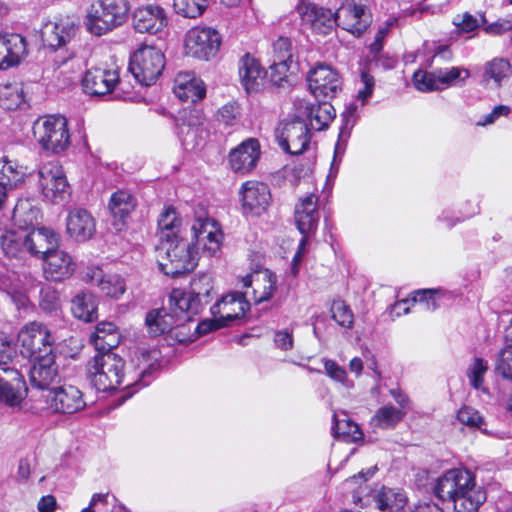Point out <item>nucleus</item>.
<instances>
[{"mask_svg":"<svg viewBox=\"0 0 512 512\" xmlns=\"http://www.w3.org/2000/svg\"><path fill=\"white\" fill-rule=\"evenodd\" d=\"M124 360L112 351L98 352L86 364L90 383L102 392L116 389L124 377Z\"/></svg>","mask_w":512,"mask_h":512,"instance_id":"nucleus-6","label":"nucleus"},{"mask_svg":"<svg viewBox=\"0 0 512 512\" xmlns=\"http://www.w3.org/2000/svg\"><path fill=\"white\" fill-rule=\"evenodd\" d=\"M318 200L319 198L316 194L310 193L300 198L295 206V223L299 232L302 234V238L291 262V274L293 276L298 275L308 239L316 232L318 227L320 219Z\"/></svg>","mask_w":512,"mask_h":512,"instance_id":"nucleus-8","label":"nucleus"},{"mask_svg":"<svg viewBox=\"0 0 512 512\" xmlns=\"http://www.w3.org/2000/svg\"><path fill=\"white\" fill-rule=\"evenodd\" d=\"M332 433L335 438L346 442H357L363 437L359 426L350 420L345 413H342V418H339L336 413L333 414Z\"/></svg>","mask_w":512,"mask_h":512,"instance_id":"nucleus-45","label":"nucleus"},{"mask_svg":"<svg viewBox=\"0 0 512 512\" xmlns=\"http://www.w3.org/2000/svg\"><path fill=\"white\" fill-rule=\"evenodd\" d=\"M488 371V363L482 358L475 357L467 368V378L470 385L475 389L487 393L488 390L484 386V377Z\"/></svg>","mask_w":512,"mask_h":512,"instance_id":"nucleus-50","label":"nucleus"},{"mask_svg":"<svg viewBox=\"0 0 512 512\" xmlns=\"http://www.w3.org/2000/svg\"><path fill=\"white\" fill-rule=\"evenodd\" d=\"M311 93L317 98H334L341 91L339 73L329 65L317 64L307 76Z\"/></svg>","mask_w":512,"mask_h":512,"instance_id":"nucleus-17","label":"nucleus"},{"mask_svg":"<svg viewBox=\"0 0 512 512\" xmlns=\"http://www.w3.org/2000/svg\"><path fill=\"white\" fill-rule=\"evenodd\" d=\"M259 158V142L249 138L230 151L229 165L235 173L246 174L256 167Z\"/></svg>","mask_w":512,"mask_h":512,"instance_id":"nucleus-28","label":"nucleus"},{"mask_svg":"<svg viewBox=\"0 0 512 512\" xmlns=\"http://www.w3.org/2000/svg\"><path fill=\"white\" fill-rule=\"evenodd\" d=\"M165 66L162 51L153 46H142L131 56L129 70L141 85L149 86L156 82Z\"/></svg>","mask_w":512,"mask_h":512,"instance_id":"nucleus-9","label":"nucleus"},{"mask_svg":"<svg viewBox=\"0 0 512 512\" xmlns=\"http://www.w3.org/2000/svg\"><path fill=\"white\" fill-rule=\"evenodd\" d=\"M453 24L457 27V30L461 33L473 32L480 25L478 19L468 13H465L463 15H457L453 19Z\"/></svg>","mask_w":512,"mask_h":512,"instance_id":"nucleus-64","label":"nucleus"},{"mask_svg":"<svg viewBox=\"0 0 512 512\" xmlns=\"http://www.w3.org/2000/svg\"><path fill=\"white\" fill-rule=\"evenodd\" d=\"M66 232L76 242H85L96 232V221L85 209L77 208L68 213Z\"/></svg>","mask_w":512,"mask_h":512,"instance_id":"nucleus-30","label":"nucleus"},{"mask_svg":"<svg viewBox=\"0 0 512 512\" xmlns=\"http://www.w3.org/2000/svg\"><path fill=\"white\" fill-rule=\"evenodd\" d=\"M302 24L310 27L315 33L327 35L336 25L335 12L306 1L300 0L295 7Z\"/></svg>","mask_w":512,"mask_h":512,"instance_id":"nucleus-19","label":"nucleus"},{"mask_svg":"<svg viewBox=\"0 0 512 512\" xmlns=\"http://www.w3.org/2000/svg\"><path fill=\"white\" fill-rule=\"evenodd\" d=\"M249 292H229L223 295L212 307L211 314L219 317L220 325L231 326L235 320L244 317L250 308Z\"/></svg>","mask_w":512,"mask_h":512,"instance_id":"nucleus-18","label":"nucleus"},{"mask_svg":"<svg viewBox=\"0 0 512 512\" xmlns=\"http://www.w3.org/2000/svg\"><path fill=\"white\" fill-rule=\"evenodd\" d=\"M241 282L244 288H251V295L249 294L248 297L255 304L269 301L277 289V276L268 269L248 274L242 278Z\"/></svg>","mask_w":512,"mask_h":512,"instance_id":"nucleus-23","label":"nucleus"},{"mask_svg":"<svg viewBox=\"0 0 512 512\" xmlns=\"http://www.w3.org/2000/svg\"><path fill=\"white\" fill-rule=\"evenodd\" d=\"M496 371L503 377L512 379V343L507 344L499 353Z\"/></svg>","mask_w":512,"mask_h":512,"instance_id":"nucleus-59","label":"nucleus"},{"mask_svg":"<svg viewBox=\"0 0 512 512\" xmlns=\"http://www.w3.org/2000/svg\"><path fill=\"white\" fill-rule=\"evenodd\" d=\"M377 470L376 467L370 468L367 472H359L345 481V486L352 492L353 503L360 507H365L374 502L375 507L380 510H390L391 512H403L406 509L407 496L403 491L382 487L380 490L366 493L367 486L365 482L372 477Z\"/></svg>","mask_w":512,"mask_h":512,"instance_id":"nucleus-3","label":"nucleus"},{"mask_svg":"<svg viewBox=\"0 0 512 512\" xmlns=\"http://www.w3.org/2000/svg\"><path fill=\"white\" fill-rule=\"evenodd\" d=\"M221 45L219 32L207 26H196L185 35L184 47L186 54L193 58L208 61L214 58Z\"/></svg>","mask_w":512,"mask_h":512,"instance_id":"nucleus-13","label":"nucleus"},{"mask_svg":"<svg viewBox=\"0 0 512 512\" xmlns=\"http://www.w3.org/2000/svg\"><path fill=\"white\" fill-rule=\"evenodd\" d=\"M90 342L98 352L111 351L120 343V335L117 327L112 322H100L94 333L90 336Z\"/></svg>","mask_w":512,"mask_h":512,"instance_id":"nucleus-37","label":"nucleus"},{"mask_svg":"<svg viewBox=\"0 0 512 512\" xmlns=\"http://www.w3.org/2000/svg\"><path fill=\"white\" fill-rule=\"evenodd\" d=\"M45 399L46 406H36V410L46 409L50 413L73 414L86 405L82 392L73 385L64 384L50 389Z\"/></svg>","mask_w":512,"mask_h":512,"instance_id":"nucleus-15","label":"nucleus"},{"mask_svg":"<svg viewBox=\"0 0 512 512\" xmlns=\"http://www.w3.org/2000/svg\"><path fill=\"white\" fill-rule=\"evenodd\" d=\"M26 54L27 43L22 35L0 32V70L18 65Z\"/></svg>","mask_w":512,"mask_h":512,"instance_id":"nucleus-27","label":"nucleus"},{"mask_svg":"<svg viewBox=\"0 0 512 512\" xmlns=\"http://www.w3.org/2000/svg\"><path fill=\"white\" fill-rule=\"evenodd\" d=\"M204 122V116L198 109H184L180 113L177 127L179 135L183 137V141L187 140L189 135H196Z\"/></svg>","mask_w":512,"mask_h":512,"instance_id":"nucleus-47","label":"nucleus"},{"mask_svg":"<svg viewBox=\"0 0 512 512\" xmlns=\"http://www.w3.org/2000/svg\"><path fill=\"white\" fill-rule=\"evenodd\" d=\"M0 244L8 257H22L26 250V231L4 229L0 226Z\"/></svg>","mask_w":512,"mask_h":512,"instance_id":"nucleus-38","label":"nucleus"},{"mask_svg":"<svg viewBox=\"0 0 512 512\" xmlns=\"http://www.w3.org/2000/svg\"><path fill=\"white\" fill-rule=\"evenodd\" d=\"M26 175V168L7 156L0 157V183L7 187H16L22 183Z\"/></svg>","mask_w":512,"mask_h":512,"instance_id":"nucleus-44","label":"nucleus"},{"mask_svg":"<svg viewBox=\"0 0 512 512\" xmlns=\"http://www.w3.org/2000/svg\"><path fill=\"white\" fill-rule=\"evenodd\" d=\"M38 184L44 199L53 204H62L71 195L65 172L58 162H48L39 168Z\"/></svg>","mask_w":512,"mask_h":512,"instance_id":"nucleus-12","label":"nucleus"},{"mask_svg":"<svg viewBox=\"0 0 512 512\" xmlns=\"http://www.w3.org/2000/svg\"><path fill=\"white\" fill-rule=\"evenodd\" d=\"M42 260L44 262V275L47 280L62 281L69 278L75 271L72 257L67 252L58 248L44 256Z\"/></svg>","mask_w":512,"mask_h":512,"instance_id":"nucleus-32","label":"nucleus"},{"mask_svg":"<svg viewBox=\"0 0 512 512\" xmlns=\"http://www.w3.org/2000/svg\"><path fill=\"white\" fill-rule=\"evenodd\" d=\"M357 100L361 102V106H365L371 98L374 87L375 79L366 71H362L358 81Z\"/></svg>","mask_w":512,"mask_h":512,"instance_id":"nucleus-56","label":"nucleus"},{"mask_svg":"<svg viewBox=\"0 0 512 512\" xmlns=\"http://www.w3.org/2000/svg\"><path fill=\"white\" fill-rule=\"evenodd\" d=\"M60 237L53 229L48 227H39L26 231V250L34 256L41 259L52 253L59 247Z\"/></svg>","mask_w":512,"mask_h":512,"instance_id":"nucleus-29","label":"nucleus"},{"mask_svg":"<svg viewBox=\"0 0 512 512\" xmlns=\"http://www.w3.org/2000/svg\"><path fill=\"white\" fill-rule=\"evenodd\" d=\"M324 368L327 375L334 381L342 384L346 389L354 386L352 380L348 379L346 370L339 366L334 360H325Z\"/></svg>","mask_w":512,"mask_h":512,"instance_id":"nucleus-57","label":"nucleus"},{"mask_svg":"<svg viewBox=\"0 0 512 512\" xmlns=\"http://www.w3.org/2000/svg\"><path fill=\"white\" fill-rule=\"evenodd\" d=\"M20 354L32 360L43 354L54 351V339L46 325L40 322H29L18 332Z\"/></svg>","mask_w":512,"mask_h":512,"instance_id":"nucleus-10","label":"nucleus"},{"mask_svg":"<svg viewBox=\"0 0 512 512\" xmlns=\"http://www.w3.org/2000/svg\"><path fill=\"white\" fill-rule=\"evenodd\" d=\"M240 194L244 211L253 215H261L271 203L269 187L262 182H245L241 187Z\"/></svg>","mask_w":512,"mask_h":512,"instance_id":"nucleus-25","label":"nucleus"},{"mask_svg":"<svg viewBox=\"0 0 512 512\" xmlns=\"http://www.w3.org/2000/svg\"><path fill=\"white\" fill-rule=\"evenodd\" d=\"M39 218L40 210L29 199L19 200L14 207L13 219L20 230L27 231L28 227L38 222Z\"/></svg>","mask_w":512,"mask_h":512,"instance_id":"nucleus-46","label":"nucleus"},{"mask_svg":"<svg viewBox=\"0 0 512 512\" xmlns=\"http://www.w3.org/2000/svg\"><path fill=\"white\" fill-rule=\"evenodd\" d=\"M275 134L282 150L291 155L303 153L310 144V128L297 111L291 119H284L278 124Z\"/></svg>","mask_w":512,"mask_h":512,"instance_id":"nucleus-11","label":"nucleus"},{"mask_svg":"<svg viewBox=\"0 0 512 512\" xmlns=\"http://www.w3.org/2000/svg\"><path fill=\"white\" fill-rule=\"evenodd\" d=\"M167 23L165 11L158 5L139 7L132 14V25L139 33L156 34L161 32Z\"/></svg>","mask_w":512,"mask_h":512,"instance_id":"nucleus-26","label":"nucleus"},{"mask_svg":"<svg viewBox=\"0 0 512 512\" xmlns=\"http://www.w3.org/2000/svg\"><path fill=\"white\" fill-rule=\"evenodd\" d=\"M165 258L158 261L159 270L165 275L178 277L195 269L198 262V250L191 241L180 236L162 242Z\"/></svg>","mask_w":512,"mask_h":512,"instance_id":"nucleus-7","label":"nucleus"},{"mask_svg":"<svg viewBox=\"0 0 512 512\" xmlns=\"http://www.w3.org/2000/svg\"><path fill=\"white\" fill-rule=\"evenodd\" d=\"M71 311L73 315L83 321L92 322L97 319L96 297L88 292L81 291L72 299Z\"/></svg>","mask_w":512,"mask_h":512,"instance_id":"nucleus-42","label":"nucleus"},{"mask_svg":"<svg viewBox=\"0 0 512 512\" xmlns=\"http://www.w3.org/2000/svg\"><path fill=\"white\" fill-rule=\"evenodd\" d=\"M129 11L127 0H95L87 9L86 29L95 36H102L121 26Z\"/></svg>","mask_w":512,"mask_h":512,"instance_id":"nucleus-4","label":"nucleus"},{"mask_svg":"<svg viewBox=\"0 0 512 512\" xmlns=\"http://www.w3.org/2000/svg\"><path fill=\"white\" fill-rule=\"evenodd\" d=\"M26 105L23 84L6 82L0 85V106L7 110L21 109Z\"/></svg>","mask_w":512,"mask_h":512,"instance_id":"nucleus-40","label":"nucleus"},{"mask_svg":"<svg viewBox=\"0 0 512 512\" xmlns=\"http://www.w3.org/2000/svg\"><path fill=\"white\" fill-rule=\"evenodd\" d=\"M511 71V65L504 58H494L483 67L482 80L486 86L498 88Z\"/></svg>","mask_w":512,"mask_h":512,"instance_id":"nucleus-39","label":"nucleus"},{"mask_svg":"<svg viewBox=\"0 0 512 512\" xmlns=\"http://www.w3.org/2000/svg\"><path fill=\"white\" fill-rule=\"evenodd\" d=\"M84 279L97 286L107 297L118 299L126 291L124 279L117 274H106L99 267H88Z\"/></svg>","mask_w":512,"mask_h":512,"instance_id":"nucleus-31","label":"nucleus"},{"mask_svg":"<svg viewBox=\"0 0 512 512\" xmlns=\"http://www.w3.org/2000/svg\"><path fill=\"white\" fill-rule=\"evenodd\" d=\"M435 70L439 91L453 86H462L470 77V71L464 67L451 66Z\"/></svg>","mask_w":512,"mask_h":512,"instance_id":"nucleus-43","label":"nucleus"},{"mask_svg":"<svg viewBox=\"0 0 512 512\" xmlns=\"http://www.w3.org/2000/svg\"><path fill=\"white\" fill-rule=\"evenodd\" d=\"M413 83L415 88L421 92L439 91L435 69L431 72L416 71L413 75Z\"/></svg>","mask_w":512,"mask_h":512,"instance_id":"nucleus-54","label":"nucleus"},{"mask_svg":"<svg viewBox=\"0 0 512 512\" xmlns=\"http://www.w3.org/2000/svg\"><path fill=\"white\" fill-rule=\"evenodd\" d=\"M136 207L135 197L128 191L114 192L108 204L109 211L114 219L124 222Z\"/></svg>","mask_w":512,"mask_h":512,"instance_id":"nucleus-41","label":"nucleus"},{"mask_svg":"<svg viewBox=\"0 0 512 512\" xmlns=\"http://www.w3.org/2000/svg\"><path fill=\"white\" fill-rule=\"evenodd\" d=\"M332 318L344 328H351L354 315L350 307L342 300H335L331 305Z\"/></svg>","mask_w":512,"mask_h":512,"instance_id":"nucleus-52","label":"nucleus"},{"mask_svg":"<svg viewBox=\"0 0 512 512\" xmlns=\"http://www.w3.org/2000/svg\"><path fill=\"white\" fill-rule=\"evenodd\" d=\"M405 415V411L397 409L392 405H386L377 410L371 419L374 427L388 429L393 428Z\"/></svg>","mask_w":512,"mask_h":512,"instance_id":"nucleus-49","label":"nucleus"},{"mask_svg":"<svg viewBox=\"0 0 512 512\" xmlns=\"http://www.w3.org/2000/svg\"><path fill=\"white\" fill-rule=\"evenodd\" d=\"M364 106H361V102L357 99L346 105L345 110L341 114L343 125L341 127V134L349 133L350 130L356 124L360 112Z\"/></svg>","mask_w":512,"mask_h":512,"instance_id":"nucleus-55","label":"nucleus"},{"mask_svg":"<svg viewBox=\"0 0 512 512\" xmlns=\"http://www.w3.org/2000/svg\"><path fill=\"white\" fill-rule=\"evenodd\" d=\"M33 137L40 148L52 154H61L71 145L68 121L62 115L38 117L32 126Z\"/></svg>","mask_w":512,"mask_h":512,"instance_id":"nucleus-5","label":"nucleus"},{"mask_svg":"<svg viewBox=\"0 0 512 512\" xmlns=\"http://www.w3.org/2000/svg\"><path fill=\"white\" fill-rule=\"evenodd\" d=\"M240 116V108L236 103H227L218 109L216 120L225 126H234Z\"/></svg>","mask_w":512,"mask_h":512,"instance_id":"nucleus-58","label":"nucleus"},{"mask_svg":"<svg viewBox=\"0 0 512 512\" xmlns=\"http://www.w3.org/2000/svg\"><path fill=\"white\" fill-rule=\"evenodd\" d=\"M457 420L464 426L472 429L484 430L485 425L484 419L473 407L463 406L457 412Z\"/></svg>","mask_w":512,"mask_h":512,"instance_id":"nucleus-53","label":"nucleus"},{"mask_svg":"<svg viewBox=\"0 0 512 512\" xmlns=\"http://www.w3.org/2000/svg\"><path fill=\"white\" fill-rule=\"evenodd\" d=\"M78 29L76 21L66 16L46 23L42 28L41 38L46 46L57 50L67 46L75 38Z\"/></svg>","mask_w":512,"mask_h":512,"instance_id":"nucleus-20","label":"nucleus"},{"mask_svg":"<svg viewBox=\"0 0 512 512\" xmlns=\"http://www.w3.org/2000/svg\"><path fill=\"white\" fill-rule=\"evenodd\" d=\"M273 60L292 62L291 41L288 38L280 37L273 43Z\"/></svg>","mask_w":512,"mask_h":512,"instance_id":"nucleus-61","label":"nucleus"},{"mask_svg":"<svg viewBox=\"0 0 512 512\" xmlns=\"http://www.w3.org/2000/svg\"><path fill=\"white\" fill-rule=\"evenodd\" d=\"M291 65L292 62H281L272 60V63L269 67L271 81L276 85H280L281 82L287 78Z\"/></svg>","mask_w":512,"mask_h":512,"instance_id":"nucleus-63","label":"nucleus"},{"mask_svg":"<svg viewBox=\"0 0 512 512\" xmlns=\"http://www.w3.org/2000/svg\"><path fill=\"white\" fill-rule=\"evenodd\" d=\"M118 82V71L107 66L88 69L82 79L84 91L92 96H103L112 92Z\"/></svg>","mask_w":512,"mask_h":512,"instance_id":"nucleus-21","label":"nucleus"},{"mask_svg":"<svg viewBox=\"0 0 512 512\" xmlns=\"http://www.w3.org/2000/svg\"><path fill=\"white\" fill-rule=\"evenodd\" d=\"M16 355L14 345L9 337L0 331V366H7Z\"/></svg>","mask_w":512,"mask_h":512,"instance_id":"nucleus-62","label":"nucleus"},{"mask_svg":"<svg viewBox=\"0 0 512 512\" xmlns=\"http://www.w3.org/2000/svg\"><path fill=\"white\" fill-rule=\"evenodd\" d=\"M181 225V219L176 210L172 207H166L159 216L158 228L162 242L178 237V230Z\"/></svg>","mask_w":512,"mask_h":512,"instance_id":"nucleus-48","label":"nucleus"},{"mask_svg":"<svg viewBox=\"0 0 512 512\" xmlns=\"http://www.w3.org/2000/svg\"><path fill=\"white\" fill-rule=\"evenodd\" d=\"M433 493L441 501L452 503L455 512H477L486 500L485 490L465 469H451L444 473L436 480Z\"/></svg>","mask_w":512,"mask_h":512,"instance_id":"nucleus-2","label":"nucleus"},{"mask_svg":"<svg viewBox=\"0 0 512 512\" xmlns=\"http://www.w3.org/2000/svg\"><path fill=\"white\" fill-rule=\"evenodd\" d=\"M298 116L306 120L308 127L317 131L324 130L335 116V109L328 102L313 104L306 100L294 103Z\"/></svg>","mask_w":512,"mask_h":512,"instance_id":"nucleus-24","label":"nucleus"},{"mask_svg":"<svg viewBox=\"0 0 512 512\" xmlns=\"http://www.w3.org/2000/svg\"><path fill=\"white\" fill-rule=\"evenodd\" d=\"M336 25L354 36H360L371 24L367 0H343L335 12Z\"/></svg>","mask_w":512,"mask_h":512,"instance_id":"nucleus-14","label":"nucleus"},{"mask_svg":"<svg viewBox=\"0 0 512 512\" xmlns=\"http://www.w3.org/2000/svg\"><path fill=\"white\" fill-rule=\"evenodd\" d=\"M442 295L439 289H423L414 291L410 298L398 301L394 305L397 315L401 312L407 314L410 311V304H418L423 310L434 311L438 308V300Z\"/></svg>","mask_w":512,"mask_h":512,"instance_id":"nucleus-36","label":"nucleus"},{"mask_svg":"<svg viewBox=\"0 0 512 512\" xmlns=\"http://www.w3.org/2000/svg\"><path fill=\"white\" fill-rule=\"evenodd\" d=\"M32 365L29 378L32 386L44 390L60 379L59 366L54 351L29 360Z\"/></svg>","mask_w":512,"mask_h":512,"instance_id":"nucleus-22","label":"nucleus"},{"mask_svg":"<svg viewBox=\"0 0 512 512\" xmlns=\"http://www.w3.org/2000/svg\"><path fill=\"white\" fill-rule=\"evenodd\" d=\"M40 307L47 312H54L60 308L58 292L51 287H44L40 292Z\"/></svg>","mask_w":512,"mask_h":512,"instance_id":"nucleus-60","label":"nucleus"},{"mask_svg":"<svg viewBox=\"0 0 512 512\" xmlns=\"http://www.w3.org/2000/svg\"><path fill=\"white\" fill-rule=\"evenodd\" d=\"M192 240L197 250L207 256H215L221 248L223 234L219 223L207 216L197 217L192 226Z\"/></svg>","mask_w":512,"mask_h":512,"instance_id":"nucleus-16","label":"nucleus"},{"mask_svg":"<svg viewBox=\"0 0 512 512\" xmlns=\"http://www.w3.org/2000/svg\"><path fill=\"white\" fill-rule=\"evenodd\" d=\"M209 0H173L174 11L187 18H196L206 10Z\"/></svg>","mask_w":512,"mask_h":512,"instance_id":"nucleus-51","label":"nucleus"},{"mask_svg":"<svg viewBox=\"0 0 512 512\" xmlns=\"http://www.w3.org/2000/svg\"><path fill=\"white\" fill-rule=\"evenodd\" d=\"M213 290L210 276L201 275L192 284V291L186 292L174 289L170 294V308L173 312L179 311L174 327L167 334V339L173 343H185L193 340L191 328L188 325L193 317L200 313L204 305L211 301Z\"/></svg>","mask_w":512,"mask_h":512,"instance_id":"nucleus-1","label":"nucleus"},{"mask_svg":"<svg viewBox=\"0 0 512 512\" xmlns=\"http://www.w3.org/2000/svg\"><path fill=\"white\" fill-rule=\"evenodd\" d=\"M179 311L173 312L170 308H157L150 310L145 317V324L151 336L168 334L174 327Z\"/></svg>","mask_w":512,"mask_h":512,"instance_id":"nucleus-35","label":"nucleus"},{"mask_svg":"<svg viewBox=\"0 0 512 512\" xmlns=\"http://www.w3.org/2000/svg\"><path fill=\"white\" fill-rule=\"evenodd\" d=\"M174 93L182 101L196 103L206 95L204 82L192 72H179L174 80Z\"/></svg>","mask_w":512,"mask_h":512,"instance_id":"nucleus-33","label":"nucleus"},{"mask_svg":"<svg viewBox=\"0 0 512 512\" xmlns=\"http://www.w3.org/2000/svg\"><path fill=\"white\" fill-rule=\"evenodd\" d=\"M238 73L240 82L247 93L257 91L265 77V71L259 60L249 53L240 58Z\"/></svg>","mask_w":512,"mask_h":512,"instance_id":"nucleus-34","label":"nucleus"}]
</instances>
